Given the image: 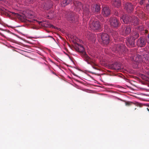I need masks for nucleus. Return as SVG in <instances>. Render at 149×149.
<instances>
[{
  "instance_id": "obj_6",
  "label": "nucleus",
  "mask_w": 149,
  "mask_h": 149,
  "mask_svg": "<svg viewBox=\"0 0 149 149\" xmlns=\"http://www.w3.org/2000/svg\"><path fill=\"white\" fill-rule=\"evenodd\" d=\"M89 26L90 29L93 31L100 30L101 27L100 22L98 21H93L91 23Z\"/></svg>"
},
{
  "instance_id": "obj_18",
  "label": "nucleus",
  "mask_w": 149,
  "mask_h": 149,
  "mask_svg": "<svg viewBox=\"0 0 149 149\" xmlns=\"http://www.w3.org/2000/svg\"><path fill=\"white\" fill-rule=\"evenodd\" d=\"M112 4L115 6L118 7L121 5L120 0H112Z\"/></svg>"
},
{
  "instance_id": "obj_9",
  "label": "nucleus",
  "mask_w": 149,
  "mask_h": 149,
  "mask_svg": "<svg viewBox=\"0 0 149 149\" xmlns=\"http://www.w3.org/2000/svg\"><path fill=\"white\" fill-rule=\"evenodd\" d=\"M111 13V10L107 7H104L102 10V14L104 17H107Z\"/></svg>"
},
{
  "instance_id": "obj_32",
  "label": "nucleus",
  "mask_w": 149,
  "mask_h": 149,
  "mask_svg": "<svg viewBox=\"0 0 149 149\" xmlns=\"http://www.w3.org/2000/svg\"><path fill=\"white\" fill-rule=\"evenodd\" d=\"M147 109H148V110L149 111V110L148 108H147Z\"/></svg>"
},
{
  "instance_id": "obj_13",
  "label": "nucleus",
  "mask_w": 149,
  "mask_h": 149,
  "mask_svg": "<svg viewBox=\"0 0 149 149\" xmlns=\"http://www.w3.org/2000/svg\"><path fill=\"white\" fill-rule=\"evenodd\" d=\"M131 18L132 17H130L127 15H123L120 17L121 20H122L125 24H127L129 22H130Z\"/></svg>"
},
{
  "instance_id": "obj_7",
  "label": "nucleus",
  "mask_w": 149,
  "mask_h": 149,
  "mask_svg": "<svg viewBox=\"0 0 149 149\" xmlns=\"http://www.w3.org/2000/svg\"><path fill=\"white\" fill-rule=\"evenodd\" d=\"M109 21L110 25L113 27H117L120 26L119 22L116 17L111 18Z\"/></svg>"
},
{
  "instance_id": "obj_15",
  "label": "nucleus",
  "mask_w": 149,
  "mask_h": 149,
  "mask_svg": "<svg viewBox=\"0 0 149 149\" xmlns=\"http://www.w3.org/2000/svg\"><path fill=\"white\" fill-rule=\"evenodd\" d=\"M124 8L128 13L131 12L134 9L133 5L130 3H126L125 5Z\"/></svg>"
},
{
  "instance_id": "obj_30",
  "label": "nucleus",
  "mask_w": 149,
  "mask_h": 149,
  "mask_svg": "<svg viewBox=\"0 0 149 149\" xmlns=\"http://www.w3.org/2000/svg\"><path fill=\"white\" fill-rule=\"evenodd\" d=\"M116 15L117 16V15H117V14H116Z\"/></svg>"
},
{
  "instance_id": "obj_23",
  "label": "nucleus",
  "mask_w": 149,
  "mask_h": 149,
  "mask_svg": "<svg viewBox=\"0 0 149 149\" xmlns=\"http://www.w3.org/2000/svg\"><path fill=\"white\" fill-rule=\"evenodd\" d=\"M132 104H134V103L132 102H128L125 103L126 105L128 106L131 105Z\"/></svg>"
},
{
  "instance_id": "obj_5",
  "label": "nucleus",
  "mask_w": 149,
  "mask_h": 149,
  "mask_svg": "<svg viewBox=\"0 0 149 149\" xmlns=\"http://www.w3.org/2000/svg\"><path fill=\"white\" fill-rule=\"evenodd\" d=\"M100 41L104 44L107 45L109 43L110 40L109 36L107 33H103L98 36Z\"/></svg>"
},
{
  "instance_id": "obj_2",
  "label": "nucleus",
  "mask_w": 149,
  "mask_h": 149,
  "mask_svg": "<svg viewBox=\"0 0 149 149\" xmlns=\"http://www.w3.org/2000/svg\"><path fill=\"white\" fill-rule=\"evenodd\" d=\"M140 54H137L136 57H133L132 59L136 62H144L147 63L149 61V52L141 49L140 51Z\"/></svg>"
},
{
  "instance_id": "obj_31",
  "label": "nucleus",
  "mask_w": 149,
  "mask_h": 149,
  "mask_svg": "<svg viewBox=\"0 0 149 149\" xmlns=\"http://www.w3.org/2000/svg\"><path fill=\"white\" fill-rule=\"evenodd\" d=\"M22 17H21V19H22Z\"/></svg>"
},
{
  "instance_id": "obj_16",
  "label": "nucleus",
  "mask_w": 149,
  "mask_h": 149,
  "mask_svg": "<svg viewBox=\"0 0 149 149\" xmlns=\"http://www.w3.org/2000/svg\"><path fill=\"white\" fill-rule=\"evenodd\" d=\"M135 40L134 39L130 38L128 40V42L127 43L128 46L130 47H134V40Z\"/></svg>"
},
{
  "instance_id": "obj_12",
  "label": "nucleus",
  "mask_w": 149,
  "mask_h": 149,
  "mask_svg": "<svg viewBox=\"0 0 149 149\" xmlns=\"http://www.w3.org/2000/svg\"><path fill=\"white\" fill-rule=\"evenodd\" d=\"M123 26L121 31H122V34L125 36L130 33L131 32V28L130 26Z\"/></svg>"
},
{
  "instance_id": "obj_4",
  "label": "nucleus",
  "mask_w": 149,
  "mask_h": 149,
  "mask_svg": "<svg viewBox=\"0 0 149 149\" xmlns=\"http://www.w3.org/2000/svg\"><path fill=\"white\" fill-rule=\"evenodd\" d=\"M72 2H73V4L77 8L81 10L83 8V5L81 3L78 1H74L72 0H62L61 2V5L62 6L64 7L70 3Z\"/></svg>"
},
{
  "instance_id": "obj_10",
  "label": "nucleus",
  "mask_w": 149,
  "mask_h": 149,
  "mask_svg": "<svg viewBox=\"0 0 149 149\" xmlns=\"http://www.w3.org/2000/svg\"><path fill=\"white\" fill-rule=\"evenodd\" d=\"M23 20L22 21L23 22H26V21H28L30 22L31 24H36V23H38L39 25L42 26V22H38L37 20H36L34 19H27V18L25 16H24L23 17Z\"/></svg>"
},
{
  "instance_id": "obj_26",
  "label": "nucleus",
  "mask_w": 149,
  "mask_h": 149,
  "mask_svg": "<svg viewBox=\"0 0 149 149\" xmlns=\"http://www.w3.org/2000/svg\"><path fill=\"white\" fill-rule=\"evenodd\" d=\"M146 8L147 10L149 11V4H148L146 6Z\"/></svg>"
},
{
  "instance_id": "obj_29",
  "label": "nucleus",
  "mask_w": 149,
  "mask_h": 149,
  "mask_svg": "<svg viewBox=\"0 0 149 149\" xmlns=\"http://www.w3.org/2000/svg\"><path fill=\"white\" fill-rule=\"evenodd\" d=\"M52 26V27L53 28H54V26Z\"/></svg>"
},
{
  "instance_id": "obj_24",
  "label": "nucleus",
  "mask_w": 149,
  "mask_h": 149,
  "mask_svg": "<svg viewBox=\"0 0 149 149\" xmlns=\"http://www.w3.org/2000/svg\"><path fill=\"white\" fill-rule=\"evenodd\" d=\"M146 1V0H141L139 3L140 4L142 5L145 3Z\"/></svg>"
},
{
  "instance_id": "obj_22",
  "label": "nucleus",
  "mask_w": 149,
  "mask_h": 149,
  "mask_svg": "<svg viewBox=\"0 0 149 149\" xmlns=\"http://www.w3.org/2000/svg\"><path fill=\"white\" fill-rule=\"evenodd\" d=\"M12 14L14 15V16L18 17V18H19L20 17V15H19L17 13H12Z\"/></svg>"
},
{
  "instance_id": "obj_33",
  "label": "nucleus",
  "mask_w": 149,
  "mask_h": 149,
  "mask_svg": "<svg viewBox=\"0 0 149 149\" xmlns=\"http://www.w3.org/2000/svg\"><path fill=\"white\" fill-rule=\"evenodd\" d=\"M148 2L149 3V0H148Z\"/></svg>"
},
{
  "instance_id": "obj_20",
  "label": "nucleus",
  "mask_w": 149,
  "mask_h": 149,
  "mask_svg": "<svg viewBox=\"0 0 149 149\" xmlns=\"http://www.w3.org/2000/svg\"><path fill=\"white\" fill-rule=\"evenodd\" d=\"M71 14V13L69 14L68 19L69 20L72 21H73L74 20V18L73 15H70Z\"/></svg>"
},
{
  "instance_id": "obj_3",
  "label": "nucleus",
  "mask_w": 149,
  "mask_h": 149,
  "mask_svg": "<svg viewBox=\"0 0 149 149\" xmlns=\"http://www.w3.org/2000/svg\"><path fill=\"white\" fill-rule=\"evenodd\" d=\"M89 8V6L87 5L86 6L84 10V13L87 15H91L95 12L98 13L100 12V6L97 5H93L91 6L90 9Z\"/></svg>"
},
{
  "instance_id": "obj_8",
  "label": "nucleus",
  "mask_w": 149,
  "mask_h": 149,
  "mask_svg": "<svg viewBox=\"0 0 149 149\" xmlns=\"http://www.w3.org/2000/svg\"><path fill=\"white\" fill-rule=\"evenodd\" d=\"M146 41L144 38L140 37L137 40V45L140 47H143L145 46L146 44Z\"/></svg>"
},
{
  "instance_id": "obj_19",
  "label": "nucleus",
  "mask_w": 149,
  "mask_h": 149,
  "mask_svg": "<svg viewBox=\"0 0 149 149\" xmlns=\"http://www.w3.org/2000/svg\"><path fill=\"white\" fill-rule=\"evenodd\" d=\"M139 36V34L136 32H134L132 33V36L131 37L135 40Z\"/></svg>"
},
{
  "instance_id": "obj_25",
  "label": "nucleus",
  "mask_w": 149,
  "mask_h": 149,
  "mask_svg": "<svg viewBox=\"0 0 149 149\" xmlns=\"http://www.w3.org/2000/svg\"><path fill=\"white\" fill-rule=\"evenodd\" d=\"M28 2H29L30 3H32L34 1V0H27Z\"/></svg>"
},
{
  "instance_id": "obj_21",
  "label": "nucleus",
  "mask_w": 149,
  "mask_h": 149,
  "mask_svg": "<svg viewBox=\"0 0 149 149\" xmlns=\"http://www.w3.org/2000/svg\"><path fill=\"white\" fill-rule=\"evenodd\" d=\"M123 46L120 45H116V50L118 51L121 52L122 50Z\"/></svg>"
},
{
  "instance_id": "obj_14",
  "label": "nucleus",
  "mask_w": 149,
  "mask_h": 149,
  "mask_svg": "<svg viewBox=\"0 0 149 149\" xmlns=\"http://www.w3.org/2000/svg\"><path fill=\"white\" fill-rule=\"evenodd\" d=\"M43 4L42 6L45 9L47 10L51 8L52 6V2L50 0L46 1V2H45V4L43 3Z\"/></svg>"
},
{
  "instance_id": "obj_1",
  "label": "nucleus",
  "mask_w": 149,
  "mask_h": 149,
  "mask_svg": "<svg viewBox=\"0 0 149 149\" xmlns=\"http://www.w3.org/2000/svg\"><path fill=\"white\" fill-rule=\"evenodd\" d=\"M75 49L76 51L82 54V57L84 60L88 64L91 65L93 68L96 70L97 69V68L95 67L97 65L96 64L93 62V60L91 58L86 54L84 49L82 45L77 44L76 46Z\"/></svg>"
},
{
  "instance_id": "obj_11",
  "label": "nucleus",
  "mask_w": 149,
  "mask_h": 149,
  "mask_svg": "<svg viewBox=\"0 0 149 149\" xmlns=\"http://www.w3.org/2000/svg\"><path fill=\"white\" fill-rule=\"evenodd\" d=\"M109 67L111 69L115 70H119L121 68L120 64L117 62L110 64L109 65Z\"/></svg>"
},
{
  "instance_id": "obj_27",
  "label": "nucleus",
  "mask_w": 149,
  "mask_h": 149,
  "mask_svg": "<svg viewBox=\"0 0 149 149\" xmlns=\"http://www.w3.org/2000/svg\"><path fill=\"white\" fill-rule=\"evenodd\" d=\"M144 33H147L148 32V31L146 29L144 30L143 32Z\"/></svg>"
},
{
  "instance_id": "obj_17",
  "label": "nucleus",
  "mask_w": 149,
  "mask_h": 149,
  "mask_svg": "<svg viewBox=\"0 0 149 149\" xmlns=\"http://www.w3.org/2000/svg\"><path fill=\"white\" fill-rule=\"evenodd\" d=\"M131 21L130 22L132 23V24L134 26H136L138 24L139 21L138 19L135 17H132Z\"/></svg>"
},
{
  "instance_id": "obj_28",
  "label": "nucleus",
  "mask_w": 149,
  "mask_h": 149,
  "mask_svg": "<svg viewBox=\"0 0 149 149\" xmlns=\"http://www.w3.org/2000/svg\"><path fill=\"white\" fill-rule=\"evenodd\" d=\"M0 1H5V0H0Z\"/></svg>"
}]
</instances>
